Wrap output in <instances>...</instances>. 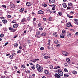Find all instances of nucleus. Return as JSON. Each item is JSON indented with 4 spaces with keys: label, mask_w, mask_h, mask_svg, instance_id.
<instances>
[{
    "label": "nucleus",
    "mask_w": 78,
    "mask_h": 78,
    "mask_svg": "<svg viewBox=\"0 0 78 78\" xmlns=\"http://www.w3.org/2000/svg\"><path fill=\"white\" fill-rule=\"evenodd\" d=\"M62 53L63 55H65L66 56H68L69 54L68 52H66V51H63L62 52Z\"/></svg>",
    "instance_id": "nucleus-1"
},
{
    "label": "nucleus",
    "mask_w": 78,
    "mask_h": 78,
    "mask_svg": "<svg viewBox=\"0 0 78 78\" xmlns=\"http://www.w3.org/2000/svg\"><path fill=\"white\" fill-rule=\"evenodd\" d=\"M42 69L43 68L42 66H40L38 69H37V70L39 72H42Z\"/></svg>",
    "instance_id": "nucleus-2"
},
{
    "label": "nucleus",
    "mask_w": 78,
    "mask_h": 78,
    "mask_svg": "<svg viewBox=\"0 0 78 78\" xmlns=\"http://www.w3.org/2000/svg\"><path fill=\"white\" fill-rule=\"evenodd\" d=\"M66 26L67 27H69L71 26L72 27V26L71 23H70V22H69L68 23H67L66 25Z\"/></svg>",
    "instance_id": "nucleus-3"
},
{
    "label": "nucleus",
    "mask_w": 78,
    "mask_h": 78,
    "mask_svg": "<svg viewBox=\"0 0 78 78\" xmlns=\"http://www.w3.org/2000/svg\"><path fill=\"white\" fill-rule=\"evenodd\" d=\"M18 27H19V25L17 23H15L13 25V27L14 28H17Z\"/></svg>",
    "instance_id": "nucleus-4"
},
{
    "label": "nucleus",
    "mask_w": 78,
    "mask_h": 78,
    "mask_svg": "<svg viewBox=\"0 0 78 78\" xmlns=\"http://www.w3.org/2000/svg\"><path fill=\"white\" fill-rule=\"evenodd\" d=\"M26 5L27 6H31L32 5V4L30 2H28L26 3Z\"/></svg>",
    "instance_id": "nucleus-5"
},
{
    "label": "nucleus",
    "mask_w": 78,
    "mask_h": 78,
    "mask_svg": "<svg viewBox=\"0 0 78 78\" xmlns=\"http://www.w3.org/2000/svg\"><path fill=\"white\" fill-rule=\"evenodd\" d=\"M43 13L44 12L42 10H40L38 12V14H43Z\"/></svg>",
    "instance_id": "nucleus-6"
},
{
    "label": "nucleus",
    "mask_w": 78,
    "mask_h": 78,
    "mask_svg": "<svg viewBox=\"0 0 78 78\" xmlns=\"http://www.w3.org/2000/svg\"><path fill=\"white\" fill-rule=\"evenodd\" d=\"M2 22L4 24H6L8 22V21L6 19H4L2 20Z\"/></svg>",
    "instance_id": "nucleus-7"
},
{
    "label": "nucleus",
    "mask_w": 78,
    "mask_h": 78,
    "mask_svg": "<svg viewBox=\"0 0 78 78\" xmlns=\"http://www.w3.org/2000/svg\"><path fill=\"white\" fill-rule=\"evenodd\" d=\"M55 0H49V2L50 3H55Z\"/></svg>",
    "instance_id": "nucleus-8"
},
{
    "label": "nucleus",
    "mask_w": 78,
    "mask_h": 78,
    "mask_svg": "<svg viewBox=\"0 0 78 78\" xmlns=\"http://www.w3.org/2000/svg\"><path fill=\"white\" fill-rule=\"evenodd\" d=\"M55 77H56V78H61L59 77L61 76H60L59 75H58V74L57 73L55 74Z\"/></svg>",
    "instance_id": "nucleus-9"
},
{
    "label": "nucleus",
    "mask_w": 78,
    "mask_h": 78,
    "mask_svg": "<svg viewBox=\"0 0 78 78\" xmlns=\"http://www.w3.org/2000/svg\"><path fill=\"white\" fill-rule=\"evenodd\" d=\"M74 23L76 24H77V25H78V20L77 19H74Z\"/></svg>",
    "instance_id": "nucleus-10"
},
{
    "label": "nucleus",
    "mask_w": 78,
    "mask_h": 78,
    "mask_svg": "<svg viewBox=\"0 0 78 78\" xmlns=\"http://www.w3.org/2000/svg\"><path fill=\"white\" fill-rule=\"evenodd\" d=\"M65 36V34H61L60 35V37L61 38H64Z\"/></svg>",
    "instance_id": "nucleus-11"
},
{
    "label": "nucleus",
    "mask_w": 78,
    "mask_h": 78,
    "mask_svg": "<svg viewBox=\"0 0 78 78\" xmlns=\"http://www.w3.org/2000/svg\"><path fill=\"white\" fill-rule=\"evenodd\" d=\"M62 5H63V7H64V8H67V5H66V3H62Z\"/></svg>",
    "instance_id": "nucleus-12"
},
{
    "label": "nucleus",
    "mask_w": 78,
    "mask_h": 78,
    "mask_svg": "<svg viewBox=\"0 0 78 78\" xmlns=\"http://www.w3.org/2000/svg\"><path fill=\"white\" fill-rule=\"evenodd\" d=\"M44 73L45 75H48L49 73L48 71L47 70H45L44 71Z\"/></svg>",
    "instance_id": "nucleus-13"
},
{
    "label": "nucleus",
    "mask_w": 78,
    "mask_h": 78,
    "mask_svg": "<svg viewBox=\"0 0 78 78\" xmlns=\"http://www.w3.org/2000/svg\"><path fill=\"white\" fill-rule=\"evenodd\" d=\"M67 37H71V34L69 33H67Z\"/></svg>",
    "instance_id": "nucleus-14"
},
{
    "label": "nucleus",
    "mask_w": 78,
    "mask_h": 78,
    "mask_svg": "<svg viewBox=\"0 0 78 78\" xmlns=\"http://www.w3.org/2000/svg\"><path fill=\"white\" fill-rule=\"evenodd\" d=\"M26 21H27V19L25 18H23L21 20V22H26Z\"/></svg>",
    "instance_id": "nucleus-15"
},
{
    "label": "nucleus",
    "mask_w": 78,
    "mask_h": 78,
    "mask_svg": "<svg viewBox=\"0 0 78 78\" xmlns=\"http://www.w3.org/2000/svg\"><path fill=\"white\" fill-rule=\"evenodd\" d=\"M54 36L56 37H58V34L57 32H55L54 33Z\"/></svg>",
    "instance_id": "nucleus-16"
},
{
    "label": "nucleus",
    "mask_w": 78,
    "mask_h": 78,
    "mask_svg": "<svg viewBox=\"0 0 78 78\" xmlns=\"http://www.w3.org/2000/svg\"><path fill=\"white\" fill-rule=\"evenodd\" d=\"M36 67L37 68V69H39V67H40L41 66H40V65L38 64H36Z\"/></svg>",
    "instance_id": "nucleus-17"
},
{
    "label": "nucleus",
    "mask_w": 78,
    "mask_h": 78,
    "mask_svg": "<svg viewBox=\"0 0 78 78\" xmlns=\"http://www.w3.org/2000/svg\"><path fill=\"white\" fill-rule=\"evenodd\" d=\"M69 74L67 73L65 74L64 75V77H69Z\"/></svg>",
    "instance_id": "nucleus-18"
},
{
    "label": "nucleus",
    "mask_w": 78,
    "mask_h": 78,
    "mask_svg": "<svg viewBox=\"0 0 78 78\" xmlns=\"http://www.w3.org/2000/svg\"><path fill=\"white\" fill-rule=\"evenodd\" d=\"M54 43L55 44H58L59 42H58V41L57 40H55L54 41Z\"/></svg>",
    "instance_id": "nucleus-19"
},
{
    "label": "nucleus",
    "mask_w": 78,
    "mask_h": 78,
    "mask_svg": "<svg viewBox=\"0 0 78 78\" xmlns=\"http://www.w3.org/2000/svg\"><path fill=\"white\" fill-rule=\"evenodd\" d=\"M68 17H69V18H73V16H70V15L69 14L67 15Z\"/></svg>",
    "instance_id": "nucleus-20"
},
{
    "label": "nucleus",
    "mask_w": 78,
    "mask_h": 78,
    "mask_svg": "<svg viewBox=\"0 0 78 78\" xmlns=\"http://www.w3.org/2000/svg\"><path fill=\"white\" fill-rule=\"evenodd\" d=\"M31 68L33 70H34L36 69V66H32Z\"/></svg>",
    "instance_id": "nucleus-21"
},
{
    "label": "nucleus",
    "mask_w": 78,
    "mask_h": 78,
    "mask_svg": "<svg viewBox=\"0 0 78 78\" xmlns=\"http://www.w3.org/2000/svg\"><path fill=\"white\" fill-rule=\"evenodd\" d=\"M24 10V8H22L20 10V12H23V11Z\"/></svg>",
    "instance_id": "nucleus-22"
},
{
    "label": "nucleus",
    "mask_w": 78,
    "mask_h": 78,
    "mask_svg": "<svg viewBox=\"0 0 78 78\" xmlns=\"http://www.w3.org/2000/svg\"><path fill=\"white\" fill-rule=\"evenodd\" d=\"M11 8H15V6H14V4H12L11 5Z\"/></svg>",
    "instance_id": "nucleus-23"
},
{
    "label": "nucleus",
    "mask_w": 78,
    "mask_h": 78,
    "mask_svg": "<svg viewBox=\"0 0 78 78\" xmlns=\"http://www.w3.org/2000/svg\"><path fill=\"white\" fill-rule=\"evenodd\" d=\"M59 75H60V76H63V72H61V73H58Z\"/></svg>",
    "instance_id": "nucleus-24"
},
{
    "label": "nucleus",
    "mask_w": 78,
    "mask_h": 78,
    "mask_svg": "<svg viewBox=\"0 0 78 78\" xmlns=\"http://www.w3.org/2000/svg\"><path fill=\"white\" fill-rule=\"evenodd\" d=\"M62 70L60 69H58V73H61V72H62Z\"/></svg>",
    "instance_id": "nucleus-25"
},
{
    "label": "nucleus",
    "mask_w": 78,
    "mask_h": 78,
    "mask_svg": "<svg viewBox=\"0 0 78 78\" xmlns=\"http://www.w3.org/2000/svg\"><path fill=\"white\" fill-rule=\"evenodd\" d=\"M21 68L22 69H24L25 68V65H23L21 66Z\"/></svg>",
    "instance_id": "nucleus-26"
},
{
    "label": "nucleus",
    "mask_w": 78,
    "mask_h": 78,
    "mask_svg": "<svg viewBox=\"0 0 78 78\" xmlns=\"http://www.w3.org/2000/svg\"><path fill=\"white\" fill-rule=\"evenodd\" d=\"M41 36H46V33H44L42 34Z\"/></svg>",
    "instance_id": "nucleus-27"
},
{
    "label": "nucleus",
    "mask_w": 78,
    "mask_h": 78,
    "mask_svg": "<svg viewBox=\"0 0 78 78\" xmlns=\"http://www.w3.org/2000/svg\"><path fill=\"white\" fill-rule=\"evenodd\" d=\"M66 60L67 62H69L70 61V59H69V58H66Z\"/></svg>",
    "instance_id": "nucleus-28"
},
{
    "label": "nucleus",
    "mask_w": 78,
    "mask_h": 78,
    "mask_svg": "<svg viewBox=\"0 0 78 78\" xmlns=\"http://www.w3.org/2000/svg\"><path fill=\"white\" fill-rule=\"evenodd\" d=\"M66 33V31L64 30H62V34H65Z\"/></svg>",
    "instance_id": "nucleus-29"
},
{
    "label": "nucleus",
    "mask_w": 78,
    "mask_h": 78,
    "mask_svg": "<svg viewBox=\"0 0 78 78\" xmlns=\"http://www.w3.org/2000/svg\"><path fill=\"white\" fill-rule=\"evenodd\" d=\"M58 15L59 16H62V13L61 12H58Z\"/></svg>",
    "instance_id": "nucleus-30"
},
{
    "label": "nucleus",
    "mask_w": 78,
    "mask_h": 78,
    "mask_svg": "<svg viewBox=\"0 0 78 78\" xmlns=\"http://www.w3.org/2000/svg\"><path fill=\"white\" fill-rule=\"evenodd\" d=\"M73 74H74V75H76V73H77L76 72V71H73Z\"/></svg>",
    "instance_id": "nucleus-31"
},
{
    "label": "nucleus",
    "mask_w": 78,
    "mask_h": 78,
    "mask_svg": "<svg viewBox=\"0 0 78 78\" xmlns=\"http://www.w3.org/2000/svg\"><path fill=\"white\" fill-rule=\"evenodd\" d=\"M49 58V57H48L47 56H46L44 57V59H48V58Z\"/></svg>",
    "instance_id": "nucleus-32"
},
{
    "label": "nucleus",
    "mask_w": 78,
    "mask_h": 78,
    "mask_svg": "<svg viewBox=\"0 0 78 78\" xmlns=\"http://www.w3.org/2000/svg\"><path fill=\"white\" fill-rule=\"evenodd\" d=\"M14 47H17V46H18V44L15 43V44H14Z\"/></svg>",
    "instance_id": "nucleus-33"
},
{
    "label": "nucleus",
    "mask_w": 78,
    "mask_h": 78,
    "mask_svg": "<svg viewBox=\"0 0 78 78\" xmlns=\"http://www.w3.org/2000/svg\"><path fill=\"white\" fill-rule=\"evenodd\" d=\"M33 30V27H30L29 28L30 31H31V30Z\"/></svg>",
    "instance_id": "nucleus-34"
},
{
    "label": "nucleus",
    "mask_w": 78,
    "mask_h": 78,
    "mask_svg": "<svg viewBox=\"0 0 78 78\" xmlns=\"http://www.w3.org/2000/svg\"><path fill=\"white\" fill-rule=\"evenodd\" d=\"M9 58L10 59H12V58H13V56H12V55H10L9 56Z\"/></svg>",
    "instance_id": "nucleus-35"
},
{
    "label": "nucleus",
    "mask_w": 78,
    "mask_h": 78,
    "mask_svg": "<svg viewBox=\"0 0 78 78\" xmlns=\"http://www.w3.org/2000/svg\"><path fill=\"white\" fill-rule=\"evenodd\" d=\"M72 5V3H68V5L69 6H71Z\"/></svg>",
    "instance_id": "nucleus-36"
},
{
    "label": "nucleus",
    "mask_w": 78,
    "mask_h": 78,
    "mask_svg": "<svg viewBox=\"0 0 78 78\" xmlns=\"http://www.w3.org/2000/svg\"><path fill=\"white\" fill-rule=\"evenodd\" d=\"M9 30H12H12L13 28H12V27H9Z\"/></svg>",
    "instance_id": "nucleus-37"
},
{
    "label": "nucleus",
    "mask_w": 78,
    "mask_h": 78,
    "mask_svg": "<svg viewBox=\"0 0 78 78\" xmlns=\"http://www.w3.org/2000/svg\"><path fill=\"white\" fill-rule=\"evenodd\" d=\"M38 27H41V23H39L38 25Z\"/></svg>",
    "instance_id": "nucleus-38"
},
{
    "label": "nucleus",
    "mask_w": 78,
    "mask_h": 78,
    "mask_svg": "<svg viewBox=\"0 0 78 78\" xmlns=\"http://www.w3.org/2000/svg\"><path fill=\"white\" fill-rule=\"evenodd\" d=\"M37 60H39V59H37L33 60V62H36V61Z\"/></svg>",
    "instance_id": "nucleus-39"
},
{
    "label": "nucleus",
    "mask_w": 78,
    "mask_h": 78,
    "mask_svg": "<svg viewBox=\"0 0 78 78\" xmlns=\"http://www.w3.org/2000/svg\"><path fill=\"white\" fill-rule=\"evenodd\" d=\"M64 71H65V72H68L67 69L66 68L64 69Z\"/></svg>",
    "instance_id": "nucleus-40"
},
{
    "label": "nucleus",
    "mask_w": 78,
    "mask_h": 78,
    "mask_svg": "<svg viewBox=\"0 0 78 78\" xmlns=\"http://www.w3.org/2000/svg\"><path fill=\"white\" fill-rule=\"evenodd\" d=\"M36 34H37V35H39V34H40V32L39 31L37 32L36 33Z\"/></svg>",
    "instance_id": "nucleus-41"
},
{
    "label": "nucleus",
    "mask_w": 78,
    "mask_h": 78,
    "mask_svg": "<svg viewBox=\"0 0 78 78\" xmlns=\"http://www.w3.org/2000/svg\"><path fill=\"white\" fill-rule=\"evenodd\" d=\"M4 36V35H3V34H1L0 35V36L1 37H3Z\"/></svg>",
    "instance_id": "nucleus-42"
},
{
    "label": "nucleus",
    "mask_w": 78,
    "mask_h": 78,
    "mask_svg": "<svg viewBox=\"0 0 78 78\" xmlns=\"http://www.w3.org/2000/svg\"><path fill=\"white\" fill-rule=\"evenodd\" d=\"M18 53H22V51H21L19 50L17 51Z\"/></svg>",
    "instance_id": "nucleus-43"
},
{
    "label": "nucleus",
    "mask_w": 78,
    "mask_h": 78,
    "mask_svg": "<svg viewBox=\"0 0 78 78\" xmlns=\"http://www.w3.org/2000/svg\"><path fill=\"white\" fill-rule=\"evenodd\" d=\"M26 72L27 73H30V71H29V70L27 71H26Z\"/></svg>",
    "instance_id": "nucleus-44"
},
{
    "label": "nucleus",
    "mask_w": 78,
    "mask_h": 78,
    "mask_svg": "<svg viewBox=\"0 0 78 78\" xmlns=\"http://www.w3.org/2000/svg\"><path fill=\"white\" fill-rule=\"evenodd\" d=\"M2 6L4 8H6V6L5 5H2Z\"/></svg>",
    "instance_id": "nucleus-45"
},
{
    "label": "nucleus",
    "mask_w": 78,
    "mask_h": 78,
    "mask_svg": "<svg viewBox=\"0 0 78 78\" xmlns=\"http://www.w3.org/2000/svg\"><path fill=\"white\" fill-rule=\"evenodd\" d=\"M39 30H41V31H42V30H44V28L42 27H40L39 28Z\"/></svg>",
    "instance_id": "nucleus-46"
},
{
    "label": "nucleus",
    "mask_w": 78,
    "mask_h": 78,
    "mask_svg": "<svg viewBox=\"0 0 78 78\" xmlns=\"http://www.w3.org/2000/svg\"><path fill=\"white\" fill-rule=\"evenodd\" d=\"M53 66L51 65L50 68V69H53Z\"/></svg>",
    "instance_id": "nucleus-47"
},
{
    "label": "nucleus",
    "mask_w": 78,
    "mask_h": 78,
    "mask_svg": "<svg viewBox=\"0 0 78 78\" xmlns=\"http://www.w3.org/2000/svg\"><path fill=\"white\" fill-rule=\"evenodd\" d=\"M55 8L56 7H55V6H54L52 8V10H55Z\"/></svg>",
    "instance_id": "nucleus-48"
},
{
    "label": "nucleus",
    "mask_w": 78,
    "mask_h": 78,
    "mask_svg": "<svg viewBox=\"0 0 78 78\" xmlns=\"http://www.w3.org/2000/svg\"><path fill=\"white\" fill-rule=\"evenodd\" d=\"M17 22V21H16V20H14L13 21H12V23H16Z\"/></svg>",
    "instance_id": "nucleus-49"
},
{
    "label": "nucleus",
    "mask_w": 78,
    "mask_h": 78,
    "mask_svg": "<svg viewBox=\"0 0 78 78\" xmlns=\"http://www.w3.org/2000/svg\"><path fill=\"white\" fill-rule=\"evenodd\" d=\"M75 34L76 36H77L78 37V32L76 33Z\"/></svg>",
    "instance_id": "nucleus-50"
},
{
    "label": "nucleus",
    "mask_w": 78,
    "mask_h": 78,
    "mask_svg": "<svg viewBox=\"0 0 78 78\" xmlns=\"http://www.w3.org/2000/svg\"><path fill=\"white\" fill-rule=\"evenodd\" d=\"M43 6H44V7H46V6H47V4L45 3H43Z\"/></svg>",
    "instance_id": "nucleus-51"
},
{
    "label": "nucleus",
    "mask_w": 78,
    "mask_h": 78,
    "mask_svg": "<svg viewBox=\"0 0 78 78\" xmlns=\"http://www.w3.org/2000/svg\"><path fill=\"white\" fill-rule=\"evenodd\" d=\"M7 17H8V18H11V16L9 15L7 16Z\"/></svg>",
    "instance_id": "nucleus-52"
},
{
    "label": "nucleus",
    "mask_w": 78,
    "mask_h": 78,
    "mask_svg": "<svg viewBox=\"0 0 78 78\" xmlns=\"http://www.w3.org/2000/svg\"><path fill=\"white\" fill-rule=\"evenodd\" d=\"M44 47H41L40 48V50H44Z\"/></svg>",
    "instance_id": "nucleus-53"
},
{
    "label": "nucleus",
    "mask_w": 78,
    "mask_h": 78,
    "mask_svg": "<svg viewBox=\"0 0 78 78\" xmlns=\"http://www.w3.org/2000/svg\"><path fill=\"white\" fill-rule=\"evenodd\" d=\"M8 44H9V43H8V42H7V43H5V44L4 45V46H6V45H8Z\"/></svg>",
    "instance_id": "nucleus-54"
},
{
    "label": "nucleus",
    "mask_w": 78,
    "mask_h": 78,
    "mask_svg": "<svg viewBox=\"0 0 78 78\" xmlns=\"http://www.w3.org/2000/svg\"><path fill=\"white\" fill-rule=\"evenodd\" d=\"M37 38H40L41 37V35H37Z\"/></svg>",
    "instance_id": "nucleus-55"
},
{
    "label": "nucleus",
    "mask_w": 78,
    "mask_h": 78,
    "mask_svg": "<svg viewBox=\"0 0 78 78\" xmlns=\"http://www.w3.org/2000/svg\"><path fill=\"white\" fill-rule=\"evenodd\" d=\"M67 9H71V7H68L67 8Z\"/></svg>",
    "instance_id": "nucleus-56"
},
{
    "label": "nucleus",
    "mask_w": 78,
    "mask_h": 78,
    "mask_svg": "<svg viewBox=\"0 0 78 78\" xmlns=\"http://www.w3.org/2000/svg\"><path fill=\"white\" fill-rule=\"evenodd\" d=\"M56 47H60V44H58L57 45Z\"/></svg>",
    "instance_id": "nucleus-57"
},
{
    "label": "nucleus",
    "mask_w": 78,
    "mask_h": 78,
    "mask_svg": "<svg viewBox=\"0 0 78 78\" xmlns=\"http://www.w3.org/2000/svg\"><path fill=\"white\" fill-rule=\"evenodd\" d=\"M0 18L2 20V19H5V17H1Z\"/></svg>",
    "instance_id": "nucleus-58"
},
{
    "label": "nucleus",
    "mask_w": 78,
    "mask_h": 78,
    "mask_svg": "<svg viewBox=\"0 0 78 78\" xmlns=\"http://www.w3.org/2000/svg\"><path fill=\"white\" fill-rule=\"evenodd\" d=\"M12 56H15L16 55V54L15 53H12Z\"/></svg>",
    "instance_id": "nucleus-59"
},
{
    "label": "nucleus",
    "mask_w": 78,
    "mask_h": 78,
    "mask_svg": "<svg viewBox=\"0 0 78 78\" xmlns=\"http://www.w3.org/2000/svg\"><path fill=\"white\" fill-rule=\"evenodd\" d=\"M46 19H47L46 18H43V20L44 21H46Z\"/></svg>",
    "instance_id": "nucleus-60"
},
{
    "label": "nucleus",
    "mask_w": 78,
    "mask_h": 78,
    "mask_svg": "<svg viewBox=\"0 0 78 78\" xmlns=\"http://www.w3.org/2000/svg\"><path fill=\"white\" fill-rule=\"evenodd\" d=\"M51 17H49V19L48 20V21H51Z\"/></svg>",
    "instance_id": "nucleus-61"
},
{
    "label": "nucleus",
    "mask_w": 78,
    "mask_h": 78,
    "mask_svg": "<svg viewBox=\"0 0 78 78\" xmlns=\"http://www.w3.org/2000/svg\"><path fill=\"white\" fill-rule=\"evenodd\" d=\"M60 67L59 66H57V67H55V69H59Z\"/></svg>",
    "instance_id": "nucleus-62"
},
{
    "label": "nucleus",
    "mask_w": 78,
    "mask_h": 78,
    "mask_svg": "<svg viewBox=\"0 0 78 78\" xmlns=\"http://www.w3.org/2000/svg\"><path fill=\"white\" fill-rule=\"evenodd\" d=\"M17 36H18L17 35H16L13 38H16Z\"/></svg>",
    "instance_id": "nucleus-63"
},
{
    "label": "nucleus",
    "mask_w": 78,
    "mask_h": 78,
    "mask_svg": "<svg viewBox=\"0 0 78 78\" xmlns=\"http://www.w3.org/2000/svg\"><path fill=\"white\" fill-rule=\"evenodd\" d=\"M70 13L71 14H73L74 13V12H73L71 11V12H70Z\"/></svg>",
    "instance_id": "nucleus-64"
}]
</instances>
